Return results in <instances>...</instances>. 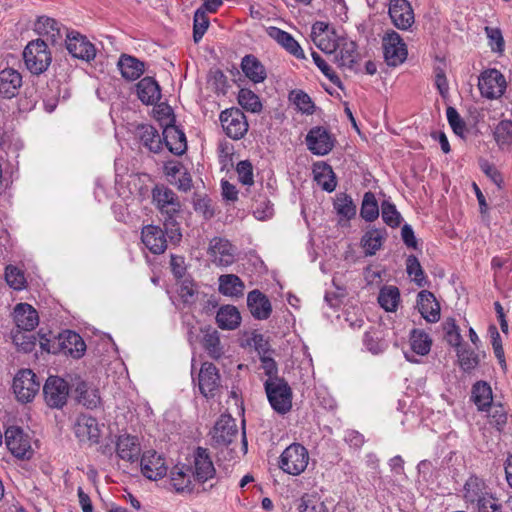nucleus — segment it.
Wrapping results in <instances>:
<instances>
[{
	"mask_svg": "<svg viewBox=\"0 0 512 512\" xmlns=\"http://www.w3.org/2000/svg\"><path fill=\"white\" fill-rule=\"evenodd\" d=\"M417 307L426 321L435 323L440 319V305L430 291L422 290L418 293Z\"/></svg>",
	"mask_w": 512,
	"mask_h": 512,
	"instance_id": "obj_24",
	"label": "nucleus"
},
{
	"mask_svg": "<svg viewBox=\"0 0 512 512\" xmlns=\"http://www.w3.org/2000/svg\"><path fill=\"white\" fill-rule=\"evenodd\" d=\"M447 119L449 122V125L451 126L453 132L460 136L464 137L465 131H466V124L457 112V110L454 107H448L446 110Z\"/></svg>",
	"mask_w": 512,
	"mask_h": 512,
	"instance_id": "obj_60",
	"label": "nucleus"
},
{
	"mask_svg": "<svg viewBox=\"0 0 512 512\" xmlns=\"http://www.w3.org/2000/svg\"><path fill=\"white\" fill-rule=\"evenodd\" d=\"M239 181L246 186L254 184L253 166L249 160H242L236 166Z\"/></svg>",
	"mask_w": 512,
	"mask_h": 512,
	"instance_id": "obj_63",
	"label": "nucleus"
},
{
	"mask_svg": "<svg viewBox=\"0 0 512 512\" xmlns=\"http://www.w3.org/2000/svg\"><path fill=\"white\" fill-rule=\"evenodd\" d=\"M264 389L271 407L279 414H286L292 408V389L282 377L266 379Z\"/></svg>",
	"mask_w": 512,
	"mask_h": 512,
	"instance_id": "obj_3",
	"label": "nucleus"
},
{
	"mask_svg": "<svg viewBox=\"0 0 512 512\" xmlns=\"http://www.w3.org/2000/svg\"><path fill=\"white\" fill-rule=\"evenodd\" d=\"M492 494L485 481L477 476H471L464 485L463 497L467 503L475 505Z\"/></svg>",
	"mask_w": 512,
	"mask_h": 512,
	"instance_id": "obj_28",
	"label": "nucleus"
},
{
	"mask_svg": "<svg viewBox=\"0 0 512 512\" xmlns=\"http://www.w3.org/2000/svg\"><path fill=\"white\" fill-rule=\"evenodd\" d=\"M297 512H329L328 507L316 494H304L294 501Z\"/></svg>",
	"mask_w": 512,
	"mask_h": 512,
	"instance_id": "obj_40",
	"label": "nucleus"
},
{
	"mask_svg": "<svg viewBox=\"0 0 512 512\" xmlns=\"http://www.w3.org/2000/svg\"><path fill=\"white\" fill-rule=\"evenodd\" d=\"M142 474L150 479L157 480L166 475L167 468L164 459L155 451L143 453L140 461Z\"/></svg>",
	"mask_w": 512,
	"mask_h": 512,
	"instance_id": "obj_21",
	"label": "nucleus"
},
{
	"mask_svg": "<svg viewBox=\"0 0 512 512\" xmlns=\"http://www.w3.org/2000/svg\"><path fill=\"white\" fill-rule=\"evenodd\" d=\"M238 436L236 420L230 415H221L215 423L212 439L218 446H228Z\"/></svg>",
	"mask_w": 512,
	"mask_h": 512,
	"instance_id": "obj_16",
	"label": "nucleus"
},
{
	"mask_svg": "<svg viewBox=\"0 0 512 512\" xmlns=\"http://www.w3.org/2000/svg\"><path fill=\"white\" fill-rule=\"evenodd\" d=\"M151 193L153 203L164 218L163 226L169 241L178 244L182 239L180 224L176 220L182 210L179 197L165 185H155Z\"/></svg>",
	"mask_w": 512,
	"mask_h": 512,
	"instance_id": "obj_2",
	"label": "nucleus"
},
{
	"mask_svg": "<svg viewBox=\"0 0 512 512\" xmlns=\"http://www.w3.org/2000/svg\"><path fill=\"white\" fill-rule=\"evenodd\" d=\"M400 301V291L396 286H384L378 296V303L387 312L396 311Z\"/></svg>",
	"mask_w": 512,
	"mask_h": 512,
	"instance_id": "obj_45",
	"label": "nucleus"
},
{
	"mask_svg": "<svg viewBox=\"0 0 512 512\" xmlns=\"http://www.w3.org/2000/svg\"><path fill=\"white\" fill-rule=\"evenodd\" d=\"M309 463L308 450L300 443H292L280 455L279 468L293 476L305 471Z\"/></svg>",
	"mask_w": 512,
	"mask_h": 512,
	"instance_id": "obj_5",
	"label": "nucleus"
},
{
	"mask_svg": "<svg viewBox=\"0 0 512 512\" xmlns=\"http://www.w3.org/2000/svg\"><path fill=\"white\" fill-rule=\"evenodd\" d=\"M5 443L9 451L19 459L33 456L31 439L20 427L11 426L5 431Z\"/></svg>",
	"mask_w": 512,
	"mask_h": 512,
	"instance_id": "obj_9",
	"label": "nucleus"
},
{
	"mask_svg": "<svg viewBox=\"0 0 512 512\" xmlns=\"http://www.w3.org/2000/svg\"><path fill=\"white\" fill-rule=\"evenodd\" d=\"M238 103L247 111L257 113L262 109L258 95L249 89H241L238 94Z\"/></svg>",
	"mask_w": 512,
	"mask_h": 512,
	"instance_id": "obj_52",
	"label": "nucleus"
},
{
	"mask_svg": "<svg viewBox=\"0 0 512 512\" xmlns=\"http://www.w3.org/2000/svg\"><path fill=\"white\" fill-rule=\"evenodd\" d=\"M252 208L253 214L258 220H266L273 215V206L266 198L255 199Z\"/></svg>",
	"mask_w": 512,
	"mask_h": 512,
	"instance_id": "obj_64",
	"label": "nucleus"
},
{
	"mask_svg": "<svg viewBox=\"0 0 512 512\" xmlns=\"http://www.w3.org/2000/svg\"><path fill=\"white\" fill-rule=\"evenodd\" d=\"M207 254L216 266L227 267L235 262L236 247L228 239L214 237L209 242Z\"/></svg>",
	"mask_w": 512,
	"mask_h": 512,
	"instance_id": "obj_10",
	"label": "nucleus"
},
{
	"mask_svg": "<svg viewBox=\"0 0 512 512\" xmlns=\"http://www.w3.org/2000/svg\"><path fill=\"white\" fill-rule=\"evenodd\" d=\"M207 10L204 7H199L194 14L193 23V39L195 43H198L209 27V18L207 16Z\"/></svg>",
	"mask_w": 512,
	"mask_h": 512,
	"instance_id": "obj_49",
	"label": "nucleus"
},
{
	"mask_svg": "<svg viewBox=\"0 0 512 512\" xmlns=\"http://www.w3.org/2000/svg\"><path fill=\"white\" fill-rule=\"evenodd\" d=\"M167 234L156 225H147L142 228L141 240L153 254H162L167 248Z\"/></svg>",
	"mask_w": 512,
	"mask_h": 512,
	"instance_id": "obj_18",
	"label": "nucleus"
},
{
	"mask_svg": "<svg viewBox=\"0 0 512 512\" xmlns=\"http://www.w3.org/2000/svg\"><path fill=\"white\" fill-rule=\"evenodd\" d=\"M23 59L27 69L34 75L44 73L52 62L47 43L42 39L30 41L24 51Z\"/></svg>",
	"mask_w": 512,
	"mask_h": 512,
	"instance_id": "obj_4",
	"label": "nucleus"
},
{
	"mask_svg": "<svg viewBox=\"0 0 512 512\" xmlns=\"http://www.w3.org/2000/svg\"><path fill=\"white\" fill-rule=\"evenodd\" d=\"M360 215L364 220L368 222L374 221L379 216L377 200L375 195L370 191L364 194Z\"/></svg>",
	"mask_w": 512,
	"mask_h": 512,
	"instance_id": "obj_48",
	"label": "nucleus"
},
{
	"mask_svg": "<svg viewBox=\"0 0 512 512\" xmlns=\"http://www.w3.org/2000/svg\"><path fill=\"white\" fill-rule=\"evenodd\" d=\"M384 59L388 66L402 64L408 55L406 44L394 30L387 32L382 39Z\"/></svg>",
	"mask_w": 512,
	"mask_h": 512,
	"instance_id": "obj_8",
	"label": "nucleus"
},
{
	"mask_svg": "<svg viewBox=\"0 0 512 512\" xmlns=\"http://www.w3.org/2000/svg\"><path fill=\"white\" fill-rule=\"evenodd\" d=\"M216 323L223 330L237 329L241 323L239 310L233 305L221 306L216 314Z\"/></svg>",
	"mask_w": 512,
	"mask_h": 512,
	"instance_id": "obj_33",
	"label": "nucleus"
},
{
	"mask_svg": "<svg viewBox=\"0 0 512 512\" xmlns=\"http://www.w3.org/2000/svg\"><path fill=\"white\" fill-rule=\"evenodd\" d=\"M385 229H371L368 230L361 239V245L365 250V255L372 256L382 247L383 241L386 238Z\"/></svg>",
	"mask_w": 512,
	"mask_h": 512,
	"instance_id": "obj_39",
	"label": "nucleus"
},
{
	"mask_svg": "<svg viewBox=\"0 0 512 512\" xmlns=\"http://www.w3.org/2000/svg\"><path fill=\"white\" fill-rule=\"evenodd\" d=\"M137 96L145 105H153L161 98V89L157 81L152 77L142 78L136 85Z\"/></svg>",
	"mask_w": 512,
	"mask_h": 512,
	"instance_id": "obj_30",
	"label": "nucleus"
},
{
	"mask_svg": "<svg viewBox=\"0 0 512 512\" xmlns=\"http://www.w3.org/2000/svg\"><path fill=\"white\" fill-rule=\"evenodd\" d=\"M247 306L252 316L257 320H266L272 313V305L268 297L255 289L247 295Z\"/></svg>",
	"mask_w": 512,
	"mask_h": 512,
	"instance_id": "obj_23",
	"label": "nucleus"
},
{
	"mask_svg": "<svg viewBox=\"0 0 512 512\" xmlns=\"http://www.w3.org/2000/svg\"><path fill=\"white\" fill-rule=\"evenodd\" d=\"M59 350L75 359L81 358L86 350V344L82 337L74 331H64L59 335Z\"/></svg>",
	"mask_w": 512,
	"mask_h": 512,
	"instance_id": "obj_22",
	"label": "nucleus"
},
{
	"mask_svg": "<svg viewBox=\"0 0 512 512\" xmlns=\"http://www.w3.org/2000/svg\"><path fill=\"white\" fill-rule=\"evenodd\" d=\"M289 99L304 114L311 115L315 111V105L311 97L302 90H293L289 95Z\"/></svg>",
	"mask_w": 512,
	"mask_h": 512,
	"instance_id": "obj_51",
	"label": "nucleus"
},
{
	"mask_svg": "<svg viewBox=\"0 0 512 512\" xmlns=\"http://www.w3.org/2000/svg\"><path fill=\"white\" fill-rule=\"evenodd\" d=\"M178 295L184 304H195L198 296L197 284L191 279H183L178 288Z\"/></svg>",
	"mask_w": 512,
	"mask_h": 512,
	"instance_id": "obj_50",
	"label": "nucleus"
},
{
	"mask_svg": "<svg viewBox=\"0 0 512 512\" xmlns=\"http://www.w3.org/2000/svg\"><path fill=\"white\" fill-rule=\"evenodd\" d=\"M485 32L489 39L491 50L493 52L502 53L504 51L505 42L501 30L499 28L486 26Z\"/></svg>",
	"mask_w": 512,
	"mask_h": 512,
	"instance_id": "obj_61",
	"label": "nucleus"
},
{
	"mask_svg": "<svg viewBox=\"0 0 512 512\" xmlns=\"http://www.w3.org/2000/svg\"><path fill=\"white\" fill-rule=\"evenodd\" d=\"M494 139L497 145L502 150L512 149V121L502 120L500 121L493 132Z\"/></svg>",
	"mask_w": 512,
	"mask_h": 512,
	"instance_id": "obj_44",
	"label": "nucleus"
},
{
	"mask_svg": "<svg viewBox=\"0 0 512 512\" xmlns=\"http://www.w3.org/2000/svg\"><path fill=\"white\" fill-rule=\"evenodd\" d=\"M219 119L223 130L231 139H242L248 131L246 116L239 108L233 107L222 111Z\"/></svg>",
	"mask_w": 512,
	"mask_h": 512,
	"instance_id": "obj_7",
	"label": "nucleus"
},
{
	"mask_svg": "<svg viewBox=\"0 0 512 512\" xmlns=\"http://www.w3.org/2000/svg\"><path fill=\"white\" fill-rule=\"evenodd\" d=\"M218 282V290L222 295L236 298L243 296L245 285L237 275H221L218 279Z\"/></svg>",
	"mask_w": 512,
	"mask_h": 512,
	"instance_id": "obj_36",
	"label": "nucleus"
},
{
	"mask_svg": "<svg viewBox=\"0 0 512 512\" xmlns=\"http://www.w3.org/2000/svg\"><path fill=\"white\" fill-rule=\"evenodd\" d=\"M410 345L413 352L424 356L430 352L432 340L423 330L413 329L410 334Z\"/></svg>",
	"mask_w": 512,
	"mask_h": 512,
	"instance_id": "obj_46",
	"label": "nucleus"
},
{
	"mask_svg": "<svg viewBox=\"0 0 512 512\" xmlns=\"http://www.w3.org/2000/svg\"><path fill=\"white\" fill-rule=\"evenodd\" d=\"M306 145L313 154L326 155L333 149L334 139L326 128L316 126L308 132Z\"/></svg>",
	"mask_w": 512,
	"mask_h": 512,
	"instance_id": "obj_13",
	"label": "nucleus"
},
{
	"mask_svg": "<svg viewBox=\"0 0 512 512\" xmlns=\"http://www.w3.org/2000/svg\"><path fill=\"white\" fill-rule=\"evenodd\" d=\"M316 46L326 54L332 55L339 47L335 30L327 33L314 42Z\"/></svg>",
	"mask_w": 512,
	"mask_h": 512,
	"instance_id": "obj_59",
	"label": "nucleus"
},
{
	"mask_svg": "<svg viewBox=\"0 0 512 512\" xmlns=\"http://www.w3.org/2000/svg\"><path fill=\"white\" fill-rule=\"evenodd\" d=\"M472 399L479 410H486L493 402L492 389L487 382L478 381L472 388Z\"/></svg>",
	"mask_w": 512,
	"mask_h": 512,
	"instance_id": "obj_41",
	"label": "nucleus"
},
{
	"mask_svg": "<svg viewBox=\"0 0 512 512\" xmlns=\"http://www.w3.org/2000/svg\"><path fill=\"white\" fill-rule=\"evenodd\" d=\"M270 35L288 52L297 58H304V52L298 42L286 31L273 28Z\"/></svg>",
	"mask_w": 512,
	"mask_h": 512,
	"instance_id": "obj_43",
	"label": "nucleus"
},
{
	"mask_svg": "<svg viewBox=\"0 0 512 512\" xmlns=\"http://www.w3.org/2000/svg\"><path fill=\"white\" fill-rule=\"evenodd\" d=\"M202 346L208 356L214 360L220 359L224 355V347L220 341L219 332L208 326L202 329Z\"/></svg>",
	"mask_w": 512,
	"mask_h": 512,
	"instance_id": "obj_32",
	"label": "nucleus"
},
{
	"mask_svg": "<svg viewBox=\"0 0 512 512\" xmlns=\"http://www.w3.org/2000/svg\"><path fill=\"white\" fill-rule=\"evenodd\" d=\"M199 389L203 396L213 397L220 387L219 371L213 363L205 362L199 372Z\"/></svg>",
	"mask_w": 512,
	"mask_h": 512,
	"instance_id": "obj_19",
	"label": "nucleus"
},
{
	"mask_svg": "<svg viewBox=\"0 0 512 512\" xmlns=\"http://www.w3.org/2000/svg\"><path fill=\"white\" fill-rule=\"evenodd\" d=\"M241 68L244 74L254 83H260L266 79V70L254 55L244 56Z\"/></svg>",
	"mask_w": 512,
	"mask_h": 512,
	"instance_id": "obj_37",
	"label": "nucleus"
},
{
	"mask_svg": "<svg viewBox=\"0 0 512 512\" xmlns=\"http://www.w3.org/2000/svg\"><path fill=\"white\" fill-rule=\"evenodd\" d=\"M13 316L17 329L24 331H32L39 323L37 311L28 303L17 304Z\"/></svg>",
	"mask_w": 512,
	"mask_h": 512,
	"instance_id": "obj_26",
	"label": "nucleus"
},
{
	"mask_svg": "<svg viewBox=\"0 0 512 512\" xmlns=\"http://www.w3.org/2000/svg\"><path fill=\"white\" fill-rule=\"evenodd\" d=\"M5 280L14 290H22L26 286L24 272L13 265H8L5 268Z\"/></svg>",
	"mask_w": 512,
	"mask_h": 512,
	"instance_id": "obj_55",
	"label": "nucleus"
},
{
	"mask_svg": "<svg viewBox=\"0 0 512 512\" xmlns=\"http://www.w3.org/2000/svg\"><path fill=\"white\" fill-rule=\"evenodd\" d=\"M74 431L80 442H88L90 445L97 444L100 439L101 429L96 418L81 414L78 416Z\"/></svg>",
	"mask_w": 512,
	"mask_h": 512,
	"instance_id": "obj_15",
	"label": "nucleus"
},
{
	"mask_svg": "<svg viewBox=\"0 0 512 512\" xmlns=\"http://www.w3.org/2000/svg\"><path fill=\"white\" fill-rule=\"evenodd\" d=\"M445 339L449 345L459 348L462 346L460 329L453 318H448L444 323Z\"/></svg>",
	"mask_w": 512,
	"mask_h": 512,
	"instance_id": "obj_57",
	"label": "nucleus"
},
{
	"mask_svg": "<svg viewBox=\"0 0 512 512\" xmlns=\"http://www.w3.org/2000/svg\"><path fill=\"white\" fill-rule=\"evenodd\" d=\"M34 30L39 35L46 36L47 40H49L52 44H55L59 39L62 38L59 23L50 17H38L34 24Z\"/></svg>",
	"mask_w": 512,
	"mask_h": 512,
	"instance_id": "obj_35",
	"label": "nucleus"
},
{
	"mask_svg": "<svg viewBox=\"0 0 512 512\" xmlns=\"http://www.w3.org/2000/svg\"><path fill=\"white\" fill-rule=\"evenodd\" d=\"M117 455L125 461L135 462L139 459L141 447L138 437L130 434H122L116 442Z\"/></svg>",
	"mask_w": 512,
	"mask_h": 512,
	"instance_id": "obj_25",
	"label": "nucleus"
},
{
	"mask_svg": "<svg viewBox=\"0 0 512 512\" xmlns=\"http://www.w3.org/2000/svg\"><path fill=\"white\" fill-rule=\"evenodd\" d=\"M117 66L122 77L128 81H134L144 73L145 64L134 56L122 54L119 57Z\"/></svg>",
	"mask_w": 512,
	"mask_h": 512,
	"instance_id": "obj_31",
	"label": "nucleus"
},
{
	"mask_svg": "<svg viewBox=\"0 0 512 512\" xmlns=\"http://www.w3.org/2000/svg\"><path fill=\"white\" fill-rule=\"evenodd\" d=\"M357 45L353 41H344L340 45V51L334 55V61L340 67L352 68L357 61Z\"/></svg>",
	"mask_w": 512,
	"mask_h": 512,
	"instance_id": "obj_42",
	"label": "nucleus"
},
{
	"mask_svg": "<svg viewBox=\"0 0 512 512\" xmlns=\"http://www.w3.org/2000/svg\"><path fill=\"white\" fill-rule=\"evenodd\" d=\"M66 48L68 52L77 59L87 62L93 60L96 56L94 45L87 40L85 36L79 33H69L66 38Z\"/></svg>",
	"mask_w": 512,
	"mask_h": 512,
	"instance_id": "obj_17",
	"label": "nucleus"
},
{
	"mask_svg": "<svg viewBox=\"0 0 512 512\" xmlns=\"http://www.w3.org/2000/svg\"><path fill=\"white\" fill-rule=\"evenodd\" d=\"M457 357L461 369L465 372H471L480 362L479 356L466 346L457 348Z\"/></svg>",
	"mask_w": 512,
	"mask_h": 512,
	"instance_id": "obj_47",
	"label": "nucleus"
},
{
	"mask_svg": "<svg viewBox=\"0 0 512 512\" xmlns=\"http://www.w3.org/2000/svg\"><path fill=\"white\" fill-rule=\"evenodd\" d=\"M314 179L327 192H332L337 186V181L333 169L330 165L322 162L314 167Z\"/></svg>",
	"mask_w": 512,
	"mask_h": 512,
	"instance_id": "obj_38",
	"label": "nucleus"
},
{
	"mask_svg": "<svg viewBox=\"0 0 512 512\" xmlns=\"http://www.w3.org/2000/svg\"><path fill=\"white\" fill-rule=\"evenodd\" d=\"M479 90L488 99L500 97L506 88L504 76L496 69L484 71L479 77Z\"/></svg>",
	"mask_w": 512,
	"mask_h": 512,
	"instance_id": "obj_12",
	"label": "nucleus"
},
{
	"mask_svg": "<svg viewBox=\"0 0 512 512\" xmlns=\"http://www.w3.org/2000/svg\"><path fill=\"white\" fill-rule=\"evenodd\" d=\"M168 150L180 156L187 150L186 136L175 124L166 125L163 130V139Z\"/></svg>",
	"mask_w": 512,
	"mask_h": 512,
	"instance_id": "obj_27",
	"label": "nucleus"
},
{
	"mask_svg": "<svg viewBox=\"0 0 512 512\" xmlns=\"http://www.w3.org/2000/svg\"><path fill=\"white\" fill-rule=\"evenodd\" d=\"M381 215L383 221L392 228L399 226L401 222L400 213L396 210L395 205L390 203L389 201L382 202Z\"/></svg>",
	"mask_w": 512,
	"mask_h": 512,
	"instance_id": "obj_58",
	"label": "nucleus"
},
{
	"mask_svg": "<svg viewBox=\"0 0 512 512\" xmlns=\"http://www.w3.org/2000/svg\"><path fill=\"white\" fill-rule=\"evenodd\" d=\"M334 208L340 216L346 219H351L356 214V206L347 194H340L336 197Z\"/></svg>",
	"mask_w": 512,
	"mask_h": 512,
	"instance_id": "obj_54",
	"label": "nucleus"
},
{
	"mask_svg": "<svg viewBox=\"0 0 512 512\" xmlns=\"http://www.w3.org/2000/svg\"><path fill=\"white\" fill-rule=\"evenodd\" d=\"M406 271L409 276H413V280L418 287H423L427 284L424 271L418 258L414 255H409L406 259Z\"/></svg>",
	"mask_w": 512,
	"mask_h": 512,
	"instance_id": "obj_53",
	"label": "nucleus"
},
{
	"mask_svg": "<svg viewBox=\"0 0 512 512\" xmlns=\"http://www.w3.org/2000/svg\"><path fill=\"white\" fill-rule=\"evenodd\" d=\"M77 402L88 409H93L100 403L99 390L80 377H75L72 382Z\"/></svg>",
	"mask_w": 512,
	"mask_h": 512,
	"instance_id": "obj_20",
	"label": "nucleus"
},
{
	"mask_svg": "<svg viewBox=\"0 0 512 512\" xmlns=\"http://www.w3.org/2000/svg\"><path fill=\"white\" fill-rule=\"evenodd\" d=\"M43 394L49 407L62 408L69 396V385L59 376H50L43 386Z\"/></svg>",
	"mask_w": 512,
	"mask_h": 512,
	"instance_id": "obj_11",
	"label": "nucleus"
},
{
	"mask_svg": "<svg viewBox=\"0 0 512 512\" xmlns=\"http://www.w3.org/2000/svg\"><path fill=\"white\" fill-rule=\"evenodd\" d=\"M312 58L315 65L320 71L336 86L341 87V80L337 74L331 69L327 62L317 53L312 52Z\"/></svg>",
	"mask_w": 512,
	"mask_h": 512,
	"instance_id": "obj_62",
	"label": "nucleus"
},
{
	"mask_svg": "<svg viewBox=\"0 0 512 512\" xmlns=\"http://www.w3.org/2000/svg\"><path fill=\"white\" fill-rule=\"evenodd\" d=\"M388 12L398 29L408 30L415 22L413 8L407 0H390Z\"/></svg>",
	"mask_w": 512,
	"mask_h": 512,
	"instance_id": "obj_14",
	"label": "nucleus"
},
{
	"mask_svg": "<svg viewBox=\"0 0 512 512\" xmlns=\"http://www.w3.org/2000/svg\"><path fill=\"white\" fill-rule=\"evenodd\" d=\"M21 86L22 76L17 70L6 68L0 71V95L3 98L11 99L15 97Z\"/></svg>",
	"mask_w": 512,
	"mask_h": 512,
	"instance_id": "obj_29",
	"label": "nucleus"
},
{
	"mask_svg": "<svg viewBox=\"0 0 512 512\" xmlns=\"http://www.w3.org/2000/svg\"><path fill=\"white\" fill-rule=\"evenodd\" d=\"M137 135L150 152L159 153L162 150V138L152 125L143 124L137 127Z\"/></svg>",
	"mask_w": 512,
	"mask_h": 512,
	"instance_id": "obj_34",
	"label": "nucleus"
},
{
	"mask_svg": "<svg viewBox=\"0 0 512 512\" xmlns=\"http://www.w3.org/2000/svg\"><path fill=\"white\" fill-rule=\"evenodd\" d=\"M26 331L17 329L12 334L13 343L23 352L33 351L36 345V337L32 334H26Z\"/></svg>",
	"mask_w": 512,
	"mask_h": 512,
	"instance_id": "obj_56",
	"label": "nucleus"
},
{
	"mask_svg": "<svg viewBox=\"0 0 512 512\" xmlns=\"http://www.w3.org/2000/svg\"><path fill=\"white\" fill-rule=\"evenodd\" d=\"M39 390L40 382L32 370L22 369L14 377L13 391L20 402L32 401Z\"/></svg>",
	"mask_w": 512,
	"mask_h": 512,
	"instance_id": "obj_6",
	"label": "nucleus"
},
{
	"mask_svg": "<svg viewBox=\"0 0 512 512\" xmlns=\"http://www.w3.org/2000/svg\"><path fill=\"white\" fill-rule=\"evenodd\" d=\"M216 469L206 448L197 447L187 464H177L170 471V484L176 493L204 492V485L213 479ZM214 484L209 485L212 489Z\"/></svg>",
	"mask_w": 512,
	"mask_h": 512,
	"instance_id": "obj_1",
	"label": "nucleus"
}]
</instances>
